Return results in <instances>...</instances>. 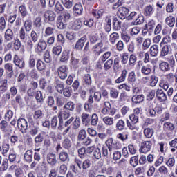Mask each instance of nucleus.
I'll use <instances>...</instances> for the list:
<instances>
[{
	"instance_id": "obj_1",
	"label": "nucleus",
	"mask_w": 177,
	"mask_h": 177,
	"mask_svg": "<svg viewBox=\"0 0 177 177\" xmlns=\"http://www.w3.org/2000/svg\"><path fill=\"white\" fill-rule=\"evenodd\" d=\"M39 38V35L37 32H35V30H32L30 32V39H29L26 42V46L29 50H32V48H34V44H37L38 42Z\"/></svg>"
},
{
	"instance_id": "obj_2",
	"label": "nucleus",
	"mask_w": 177,
	"mask_h": 177,
	"mask_svg": "<svg viewBox=\"0 0 177 177\" xmlns=\"http://www.w3.org/2000/svg\"><path fill=\"white\" fill-rule=\"evenodd\" d=\"M106 50H109V47H103V42L102 41L96 44L93 47V52L96 56H99L101 53H103V52H106Z\"/></svg>"
},
{
	"instance_id": "obj_3",
	"label": "nucleus",
	"mask_w": 177,
	"mask_h": 177,
	"mask_svg": "<svg viewBox=\"0 0 177 177\" xmlns=\"http://www.w3.org/2000/svg\"><path fill=\"white\" fill-rule=\"evenodd\" d=\"M105 143L109 151L110 156H111V153L114 151V150H118V149H120V143L118 142L114 143L113 138L108 139Z\"/></svg>"
},
{
	"instance_id": "obj_4",
	"label": "nucleus",
	"mask_w": 177,
	"mask_h": 177,
	"mask_svg": "<svg viewBox=\"0 0 177 177\" xmlns=\"http://www.w3.org/2000/svg\"><path fill=\"white\" fill-rule=\"evenodd\" d=\"M17 127L22 133H26L28 128V123L24 118H21L17 120Z\"/></svg>"
},
{
	"instance_id": "obj_5",
	"label": "nucleus",
	"mask_w": 177,
	"mask_h": 177,
	"mask_svg": "<svg viewBox=\"0 0 177 177\" xmlns=\"http://www.w3.org/2000/svg\"><path fill=\"white\" fill-rule=\"evenodd\" d=\"M151 146H153V143L151 141H144L141 143V147L140 149V152L146 154V153H149L150 150H151Z\"/></svg>"
},
{
	"instance_id": "obj_6",
	"label": "nucleus",
	"mask_w": 177,
	"mask_h": 177,
	"mask_svg": "<svg viewBox=\"0 0 177 177\" xmlns=\"http://www.w3.org/2000/svg\"><path fill=\"white\" fill-rule=\"evenodd\" d=\"M46 161L51 167H55L57 164V158L56 154L53 153H48L46 156Z\"/></svg>"
},
{
	"instance_id": "obj_7",
	"label": "nucleus",
	"mask_w": 177,
	"mask_h": 177,
	"mask_svg": "<svg viewBox=\"0 0 177 177\" xmlns=\"http://www.w3.org/2000/svg\"><path fill=\"white\" fill-rule=\"evenodd\" d=\"M58 75L61 80H66L67 78V73L68 71V68L67 66L63 65L58 68Z\"/></svg>"
},
{
	"instance_id": "obj_8",
	"label": "nucleus",
	"mask_w": 177,
	"mask_h": 177,
	"mask_svg": "<svg viewBox=\"0 0 177 177\" xmlns=\"http://www.w3.org/2000/svg\"><path fill=\"white\" fill-rule=\"evenodd\" d=\"M13 63L15 64V66H17V67H19V68L23 69L24 67H26L24 59H20L17 55H15Z\"/></svg>"
},
{
	"instance_id": "obj_9",
	"label": "nucleus",
	"mask_w": 177,
	"mask_h": 177,
	"mask_svg": "<svg viewBox=\"0 0 177 177\" xmlns=\"http://www.w3.org/2000/svg\"><path fill=\"white\" fill-rule=\"evenodd\" d=\"M122 24V21H121V19L117 18V17H113L112 25L113 31H120V30H121Z\"/></svg>"
},
{
	"instance_id": "obj_10",
	"label": "nucleus",
	"mask_w": 177,
	"mask_h": 177,
	"mask_svg": "<svg viewBox=\"0 0 177 177\" xmlns=\"http://www.w3.org/2000/svg\"><path fill=\"white\" fill-rule=\"evenodd\" d=\"M149 114L151 117H156L162 114V107L161 106H156L154 109L149 110Z\"/></svg>"
},
{
	"instance_id": "obj_11",
	"label": "nucleus",
	"mask_w": 177,
	"mask_h": 177,
	"mask_svg": "<svg viewBox=\"0 0 177 177\" xmlns=\"http://www.w3.org/2000/svg\"><path fill=\"white\" fill-rule=\"evenodd\" d=\"M44 18L48 20V21H55L56 19V13L53 10H47L44 13Z\"/></svg>"
},
{
	"instance_id": "obj_12",
	"label": "nucleus",
	"mask_w": 177,
	"mask_h": 177,
	"mask_svg": "<svg viewBox=\"0 0 177 177\" xmlns=\"http://www.w3.org/2000/svg\"><path fill=\"white\" fill-rule=\"evenodd\" d=\"M46 46H48V44H46V41H45V40L44 39L39 40V41L37 44L36 52H37V53L44 52V50L46 49Z\"/></svg>"
},
{
	"instance_id": "obj_13",
	"label": "nucleus",
	"mask_w": 177,
	"mask_h": 177,
	"mask_svg": "<svg viewBox=\"0 0 177 177\" xmlns=\"http://www.w3.org/2000/svg\"><path fill=\"white\" fill-rule=\"evenodd\" d=\"M156 96L157 99L160 100V102H165V100H167V94H165L164 91H162L161 88H158Z\"/></svg>"
},
{
	"instance_id": "obj_14",
	"label": "nucleus",
	"mask_w": 177,
	"mask_h": 177,
	"mask_svg": "<svg viewBox=\"0 0 177 177\" xmlns=\"http://www.w3.org/2000/svg\"><path fill=\"white\" fill-rule=\"evenodd\" d=\"M75 163L76 165H73L71 166V169L73 171V172H74L75 174H80V172H81V169H82V162L79 160H75Z\"/></svg>"
},
{
	"instance_id": "obj_15",
	"label": "nucleus",
	"mask_w": 177,
	"mask_h": 177,
	"mask_svg": "<svg viewBox=\"0 0 177 177\" xmlns=\"http://www.w3.org/2000/svg\"><path fill=\"white\" fill-rule=\"evenodd\" d=\"M81 27H82V21L79 18L73 22L71 28L74 31H78V30H81Z\"/></svg>"
},
{
	"instance_id": "obj_16",
	"label": "nucleus",
	"mask_w": 177,
	"mask_h": 177,
	"mask_svg": "<svg viewBox=\"0 0 177 177\" xmlns=\"http://www.w3.org/2000/svg\"><path fill=\"white\" fill-rule=\"evenodd\" d=\"M73 12L75 15L81 16V15H82V12H84L82 4L81 3H75L73 6Z\"/></svg>"
},
{
	"instance_id": "obj_17",
	"label": "nucleus",
	"mask_w": 177,
	"mask_h": 177,
	"mask_svg": "<svg viewBox=\"0 0 177 177\" xmlns=\"http://www.w3.org/2000/svg\"><path fill=\"white\" fill-rule=\"evenodd\" d=\"M19 37L21 42H24L26 44L28 40H27V37H28V35L26 33V30H24V28H21L19 32Z\"/></svg>"
},
{
	"instance_id": "obj_18",
	"label": "nucleus",
	"mask_w": 177,
	"mask_h": 177,
	"mask_svg": "<svg viewBox=\"0 0 177 177\" xmlns=\"http://www.w3.org/2000/svg\"><path fill=\"white\" fill-rule=\"evenodd\" d=\"M119 18L120 20H124L127 16H128V13H129V9L127 8V7H120L119 8Z\"/></svg>"
},
{
	"instance_id": "obj_19",
	"label": "nucleus",
	"mask_w": 177,
	"mask_h": 177,
	"mask_svg": "<svg viewBox=\"0 0 177 177\" xmlns=\"http://www.w3.org/2000/svg\"><path fill=\"white\" fill-rule=\"evenodd\" d=\"M169 49H171V45L165 44L162 47L160 50V57H165L169 53Z\"/></svg>"
},
{
	"instance_id": "obj_20",
	"label": "nucleus",
	"mask_w": 177,
	"mask_h": 177,
	"mask_svg": "<svg viewBox=\"0 0 177 177\" xmlns=\"http://www.w3.org/2000/svg\"><path fill=\"white\" fill-rule=\"evenodd\" d=\"M73 121H74V117L72 116L66 122H65L64 127L66 128V129H65L63 131V133H62L63 136H66V135H67V133H68V132L71 128L69 125H70V124H71V122H73Z\"/></svg>"
},
{
	"instance_id": "obj_21",
	"label": "nucleus",
	"mask_w": 177,
	"mask_h": 177,
	"mask_svg": "<svg viewBox=\"0 0 177 177\" xmlns=\"http://www.w3.org/2000/svg\"><path fill=\"white\" fill-rule=\"evenodd\" d=\"M13 38H15V35L12 29H7L4 35L5 41L10 42V41H12Z\"/></svg>"
},
{
	"instance_id": "obj_22",
	"label": "nucleus",
	"mask_w": 177,
	"mask_h": 177,
	"mask_svg": "<svg viewBox=\"0 0 177 177\" xmlns=\"http://www.w3.org/2000/svg\"><path fill=\"white\" fill-rule=\"evenodd\" d=\"M127 74H128V71H127V69L122 70L120 77L115 80V84H121V82H124L125 80H127Z\"/></svg>"
},
{
	"instance_id": "obj_23",
	"label": "nucleus",
	"mask_w": 177,
	"mask_h": 177,
	"mask_svg": "<svg viewBox=\"0 0 177 177\" xmlns=\"http://www.w3.org/2000/svg\"><path fill=\"white\" fill-rule=\"evenodd\" d=\"M9 167V163L8 162V159H5L2 161V156H0V171L1 172H5Z\"/></svg>"
},
{
	"instance_id": "obj_24",
	"label": "nucleus",
	"mask_w": 177,
	"mask_h": 177,
	"mask_svg": "<svg viewBox=\"0 0 177 177\" xmlns=\"http://www.w3.org/2000/svg\"><path fill=\"white\" fill-rule=\"evenodd\" d=\"M131 102H133V103H135L136 104L142 103L145 102V95L143 94L138 95H133L131 98Z\"/></svg>"
},
{
	"instance_id": "obj_25",
	"label": "nucleus",
	"mask_w": 177,
	"mask_h": 177,
	"mask_svg": "<svg viewBox=\"0 0 177 177\" xmlns=\"http://www.w3.org/2000/svg\"><path fill=\"white\" fill-rule=\"evenodd\" d=\"M143 133L145 138L147 139H151V138H153V135H154V130L153 128L147 127L144 129Z\"/></svg>"
},
{
	"instance_id": "obj_26",
	"label": "nucleus",
	"mask_w": 177,
	"mask_h": 177,
	"mask_svg": "<svg viewBox=\"0 0 177 177\" xmlns=\"http://www.w3.org/2000/svg\"><path fill=\"white\" fill-rule=\"evenodd\" d=\"M24 158L26 162H32V150H27L24 153Z\"/></svg>"
},
{
	"instance_id": "obj_27",
	"label": "nucleus",
	"mask_w": 177,
	"mask_h": 177,
	"mask_svg": "<svg viewBox=\"0 0 177 177\" xmlns=\"http://www.w3.org/2000/svg\"><path fill=\"white\" fill-rule=\"evenodd\" d=\"M38 132H39V127L37 124H31L30 126L29 133L32 136H35V135H38Z\"/></svg>"
},
{
	"instance_id": "obj_28",
	"label": "nucleus",
	"mask_w": 177,
	"mask_h": 177,
	"mask_svg": "<svg viewBox=\"0 0 177 177\" xmlns=\"http://www.w3.org/2000/svg\"><path fill=\"white\" fill-rule=\"evenodd\" d=\"M81 120L84 125H88L91 122V115L83 113L81 115Z\"/></svg>"
},
{
	"instance_id": "obj_29",
	"label": "nucleus",
	"mask_w": 177,
	"mask_h": 177,
	"mask_svg": "<svg viewBox=\"0 0 177 177\" xmlns=\"http://www.w3.org/2000/svg\"><path fill=\"white\" fill-rule=\"evenodd\" d=\"M159 68L161 71L167 72L171 70V67L169 66V64L167 62L162 61L159 64Z\"/></svg>"
},
{
	"instance_id": "obj_30",
	"label": "nucleus",
	"mask_w": 177,
	"mask_h": 177,
	"mask_svg": "<svg viewBox=\"0 0 177 177\" xmlns=\"http://www.w3.org/2000/svg\"><path fill=\"white\" fill-rule=\"evenodd\" d=\"M118 39H120V34L115 32L109 35V42L111 45H114Z\"/></svg>"
},
{
	"instance_id": "obj_31",
	"label": "nucleus",
	"mask_w": 177,
	"mask_h": 177,
	"mask_svg": "<svg viewBox=\"0 0 177 177\" xmlns=\"http://www.w3.org/2000/svg\"><path fill=\"white\" fill-rule=\"evenodd\" d=\"M111 108V104H110V102H105L104 103L103 109L101 111L102 114H103L104 115H107Z\"/></svg>"
},
{
	"instance_id": "obj_32",
	"label": "nucleus",
	"mask_w": 177,
	"mask_h": 177,
	"mask_svg": "<svg viewBox=\"0 0 177 177\" xmlns=\"http://www.w3.org/2000/svg\"><path fill=\"white\" fill-rule=\"evenodd\" d=\"M56 26L59 30H64L66 28V22L58 16L56 20Z\"/></svg>"
},
{
	"instance_id": "obj_33",
	"label": "nucleus",
	"mask_w": 177,
	"mask_h": 177,
	"mask_svg": "<svg viewBox=\"0 0 177 177\" xmlns=\"http://www.w3.org/2000/svg\"><path fill=\"white\" fill-rule=\"evenodd\" d=\"M102 121L105 125L108 127H111V125L114 124V118L110 116H105L102 118Z\"/></svg>"
},
{
	"instance_id": "obj_34",
	"label": "nucleus",
	"mask_w": 177,
	"mask_h": 177,
	"mask_svg": "<svg viewBox=\"0 0 177 177\" xmlns=\"http://www.w3.org/2000/svg\"><path fill=\"white\" fill-rule=\"evenodd\" d=\"M150 55L153 57H156L158 55V45L153 44L150 47L149 49Z\"/></svg>"
},
{
	"instance_id": "obj_35",
	"label": "nucleus",
	"mask_w": 177,
	"mask_h": 177,
	"mask_svg": "<svg viewBox=\"0 0 177 177\" xmlns=\"http://www.w3.org/2000/svg\"><path fill=\"white\" fill-rule=\"evenodd\" d=\"M62 146L64 149L68 150L72 146L71 140L68 138H65L62 143Z\"/></svg>"
},
{
	"instance_id": "obj_36",
	"label": "nucleus",
	"mask_w": 177,
	"mask_h": 177,
	"mask_svg": "<svg viewBox=\"0 0 177 177\" xmlns=\"http://www.w3.org/2000/svg\"><path fill=\"white\" fill-rule=\"evenodd\" d=\"M175 17L171 15L165 19V23L169 27H174L175 26Z\"/></svg>"
},
{
	"instance_id": "obj_37",
	"label": "nucleus",
	"mask_w": 177,
	"mask_h": 177,
	"mask_svg": "<svg viewBox=\"0 0 177 177\" xmlns=\"http://www.w3.org/2000/svg\"><path fill=\"white\" fill-rule=\"evenodd\" d=\"M151 66L149 65L143 66L141 68V73L144 74V75H150L151 74Z\"/></svg>"
},
{
	"instance_id": "obj_38",
	"label": "nucleus",
	"mask_w": 177,
	"mask_h": 177,
	"mask_svg": "<svg viewBox=\"0 0 177 177\" xmlns=\"http://www.w3.org/2000/svg\"><path fill=\"white\" fill-rule=\"evenodd\" d=\"M64 109L67 111H74V109H75V104L74 102L69 101L64 104Z\"/></svg>"
},
{
	"instance_id": "obj_39",
	"label": "nucleus",
	"mask_w": 177,
	"mask_h": 177,
	"mask_svg": "<svg viewBox=\"0 0 177 177\" xmlns=\"http://www.w3.org/2000/svg\"><path fill=\"white\" fill-rule=\"evenodd\" d=\"M55 89L59 93H62L64 89V84L59 80H55Z\"/></svg>"
},
{
	"instance_id": "obj_40",
	"label": "nucleus",
	"mask_w": 177,
	"mask_h": 177,
	"mask_svg": "<svg viewBox=\"0 0 177 177\" xmlns=\"http://www.w3.org/2000/svg\"><path fill=\"white\" fill-rule=\"evenodd\" d=\"M19 12L22 17L24 19L27 15H28V11H27V8L24 5H21L19 7Z\"/></svg>"
},
{
	"instance_id": "obj_41",
	"label": "nucleus",
	"mask_w": 177,
	"mask_h": 177,
	"mask_svg": "<svg viewBox=\"0 0 177 177\" xmlns=\"http://www.w3.org/2000/svg\"><path fill=\"white\" fill-rule=\"evenodd\" d=\"M127 81L129 84H134V82H136V74L135 73V71H131L129 73Z\"/></svg>"
},
{
	"instance_id": "obj_42",
	"label": "nucleus",
	"mask_w": 177,
	"mask_h": 177,
	"mask_svg": "<svg viewBox=\"0 0 177 177\" xmlns=\"http://www.w3.org/2000/svg\"><path fill=\"white\" fill-rule=\"evenodd\" d=\"M24 28L26 32H30V31H31L32 28V21H31V20L28 19L26 21H25L24 24Z\"/></svg>"
},
{
	"instance_id": "obj_43",
	"label": "nucleus",
	"mask_w": 177,
	"mask_h": 177,
	"mask_svg": "<svg viewBox=\"0 0 177 177\" xmlns=\"http://www.w3.org/2000/svg\"><path fill=\"white\" fill-rule=\"evenodd\" d=\"M45 114H44V112L41 109H39L37 111H35L33 118L35 120H42L44 118Z\"/></svg>"
},
{
	"instance_id": "obj_44",
	"label": "nucleus",
	"mask_w": 177,
	"mask_h": 177,
	"mask_svg": "<svg viewBox=\"0 0 177 177\" xmlns=\"http://www.w3.org/2000/svg\"><path fill=\"white\" fill-rule=\"evenodd\" d=\"M84 45H85V38L82 37L76 42L75 48L81 50L84 48Z\"/></svg>"
},
{
	"instance_id": "obj_45",
	"label": "nucleus",
	"mask_w": 177,
	"mask_h": 177,
	"mask_svg": "<svg viewBox=\"0 0 177 177\" xmlns=\"http://www.w3.org/2000/svg\"><path fill=\"white\" fill-rule=\"evenodd\" d=\"M74 0H62V3L66 9H71L73 8V3Z\"/></svg>"
},
{
	"instance_id": "obj_46",
	"label": "nucleus",
	"mask_w": 177,
	"mask_h": 177,
	"mask_svg": "<svg viewBox=\"0 0 177 177\" xmlns=\"http://www.w3.org/2000/svg\"><path fill=\"white\" fill-rule=\"evenodd\" d=\"M59 158L62 162H66L68 160V153L66 151H62L59 154Z\"/></svg>"
},
{
	"instance_id": "obj_47",
	"label": "nucleus",
	"mask_w": 177,
	"mask_h": 177,
	"mask_svg": "<svg viewBox=\"0 0 177 177\" xmlns=\"http://www.w3.org/2000/svg\"><path fill=\"white\" fill-rule=\"evenodd\" d=\"M159 86L160 88H162L165 91H168V88H169V83H168L167 80L162 79L160 81Z\"/></svg>"
},
{
	"instance_id": "obj_48",
	"label": "nucleus",
	"mask_w": 177,
	"mask_h": 177,
	"mask_svg": "<svg viewBox=\"0 0 177 177\" xmlns=\"http://www.w3.org/2000/svg\"><path fill=\"white\" fill-rule=\"evenodd\" d=\"M58 17L62 18L63 21L67 23V21H68V20H70V19L71 18V14H70V12H65L62 15H59Z\"/></svg>"
},
{
	"instance_id": "obj_49",
	"label": "nucleus",
	"mask_w": 177,
	"mask_h": 177,
	"mask_svg": "<svg viewBox=\"0 0 177 177\" xmlns=\"http://www.w3.org/2000/svg\"><path fill=\"white\" fill-rule=\"evenodd\" d=\"M69 55L70 52H68V50H64L61 55L60 62H67V60H68V58L70 57Z\"/></svg>"
},
{
	"instance_id": "obj_50",
	"label": "nucleus",
	"mask_w": 177,
	"mask_h": 177,
	"mask_svg": "<svg viewBox=\"0 0 177 177\" xmlns=\"http://www.w3.org/2000/svg\"><path fill=\"white\" fill-rule=\"evenodd\" d=\"M116 128L118 131H124L125 129V121L119 120L116 123Z\"/></svg>"
},
{
	"instance_id": "obj_51",
	"label": "nucleus",
	"mask_w": 177,
	"mask_h": 177,
	"mask_svg": "<svg viewBox=\"0 0 177 177\" xmlns=\"http://www.w3.org/2000/svg\"><path fill=\"white\" fill-rule=\"evenodd\" d=\"M128 136H129V133H128V131H125L117 135L118 139H120V140H122V142H124V140H127L128 139Z\"/></svg>"
},
{
	"instance_id": "obj_52",
	"label": "nucleus",
	"mask_w": 177,
	"mask_h": 177,
	"mask_svg": "<svg viewBox=\"0 0 177 177\" xmlns=\"http://www.w3.org/2000/svg\"><path fill=\"white\" fill-rule=\"evenodd\" d=\"M151 45V39L149 38H147L144 40L142 42V49L144 50H146L150 48V46Z\"/></svg>"
},
{
	"instance_id": "obj_53",
	"label": "nucleus",
	"mask_w": 177,
	"mask_h": 177,
	"mask_svg": "<svg viewBox=\"0 0 177 177\" xmlns=\"http://www.w3.org/2000/svg\"><path fill=\"white\" fill-rule=\"evenodd\" d=\"M113 59H109L108 60L105 61L104 64V69L107 71V70H110L111 66H113Z\"/></svg>"
},
{
	"instance_id": "obj_54",
	"label": "nucleus",
	"mask_w": 177,
	"mask_h": 177,
	"mask_svg": "<svg viewBox=\"0 0 177 177\" xmlns=\"http://www.w3.org/2000/svg\"><path fill=\"white\" fill-rule=\"evenodd\" d=\"M93 157L96 160H100L102 158V152L100 151V149L95 148L93 152Z\"/></svg>"
},
{
	"instance_id": "obj_55",
	"label": "nucleus",
	"mask_w": 177,
	"mask_h": 177,
	"mask_svg": "<svg viewBox=\"0 0 177 177\" xmlns=\"http://www.w3.org/2000/svg\"><path fill=\"white\" fill-rule=\"evenodd\" d=\"M83 82L86 85H91L92 84V77H91L90 74L84 75L83 77Z\"/></svg>"
},
{
	"instance_id": "obj_56",
	"label": "nucleus",
	"mask_w": 177,
	"mask_h": 177,
	"mask_svg": "<svg viewBox=\"0 0 177 177\" xmlns=\"http://www.w3.org/2000/svg\"><path fill=\"white\" fill-rule=\"evenodd\" d=\"M153 12H154V9L153 8V6L149 5L145 8L144 11V15L145 16H151Z\"/></svg>"
},
{
	"instance_id": "obj_57",
	"label": "nucleus",
	"mask_w": 177,
	"mask_h": 177,
	"mask_svg": "<svg viewBox=\"0 0 177 177\" xmlns=\"http://www.w3.org/2000/svg\"><path fill=\"white\" fill-rule=\"evenodd\" d=\"M163 128L165 131H174V129H175V126H174V124L167 122L164 124Z\"/></svg>"
},
{
	"instance_id": "obj_58",
	"label": "nucleus",
	"mask_w": 177,
	"mask_h": 177,
	"mask_svg": "<svg viewBox=\"0 0 177 177\" xmlns=\"http://www.w3.org/2000/svg\"><path fill=\"white\" fill-rule=\"evenodd\" d=\"M36 66H37V70H39V71H42L45 70V68L46 67L45 66V63H44V62H42V60H41V59L37 60Z\"/></svg>"
},
{
	"instance_id": "obj_59",
	"label": "nucleus",
	"mask_w": 177,
	"mask_h": 177,
	"mask_svg": "<svg viewBox=\"0 0 177 177\" xmlns=\"http://www.w3.org/2000/svg\"><path fill=\"white\" fill-rule=\"evenodd\" d=\"M157 82H158V77L152 75L150 77V86L154 87L157 85Z\"/></svg>"
},
{
	"instance_id": "obj_60",
	"label": "nucleus",
	"mask_w": 177,
	"mask_h": 177,
	"mask_svg": "<svg viewBox=\"0 0 177 177\" xmlns=\"http://www.w3.org/2000/svg\"><path fill=\"white\" fill-rule=\"evenodd\" d=\"M137 60H138V58L136 57V55L133 54L131 55L129 59V66H131V67H133Z\"/></svg>"
},
{
	"instance_id": "obj_61",
	"label": "nucleus",
	"mask_w": 177,
	"mask_h": 177,
	"mask_svg": "<svg viewBox=\"0 0 177 177\" xmlns=\"http://www.w3.org/2000/svg\"><path fill=\"white\" fill-rule=\"evenodd\" d=\"M111 56V53L110 51H106L100 57V60L102 63H104V62L107 61Z\"/></svg>"
},
{
	"instance_id": "obj_62",
	"label": "nucleus",
	"mask_w": 177,
	"mask_h": 177,
	"mask_svg": "<svg viewBox=\"0 0 177 177\" xmlns=\"http://www.w3.org/2000/svg\"><path fill=\"white\" fill-rule=\"evenodd\" d=\"M119 93H120L118 91L117 89H115L114 88H111L110 90L109 95H110L111 97H112V99H117V97H118Z\"/></svg>"
},
{
	"instance_id": "obj_63",
	"label": "nucleus",
	"mask_w": 177,
	"mask_h": 177,
	"mask_svg": "<svg viewBox=\"0 0 177 177\" xmlns=\"http://www.w3.org/2000/svg\"><path fill=\"white\" fill-rule=\"evenodd\" d=\"M65 102L66 101H65L64 97H63L62 96H58L56 97V103L59 107H62V106L64 104Z\"/></svg>"
},
{
	"instance_id": "obj_64",
	"label": "nucleus",
	"mask_w": 177,
	"mask_h": 177,
	"mask_svg": "<svg viewBox=\"0 0 177 177\" xmlns=\"http://www.w3.org/2000/svg\"><path fill=\"white\" fill-rule=\"evenodd\" d=\"M15 175L16 177H26V176H24V171L21 168H17L15 171Z\"/></svg>"
}]
</instances>
